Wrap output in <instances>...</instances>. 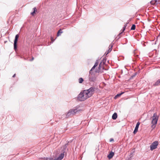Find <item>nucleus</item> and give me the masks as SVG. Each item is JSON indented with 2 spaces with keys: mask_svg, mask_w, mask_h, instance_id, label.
I'll return each instance as SVG.
<instances>
[{
  "mask_svg": "<svg viewBox=\"0 0 160 160\" xmlns=\"http://www.w3.org/2000/svg\"><path fill=\"white\" fill-rule=\"evenodd\" d=\"M95 89V88L92 87L88 89L83 91L78 95V99L81 101L85 100L92 95Z\"/></svg>",
  "mask_w": 160,
  "mask_h": 160,
  "instance_id": "obj_1",
  "label": "nucleus"
},
{
  "mask_svg": "<svg viewBox=\"0 0 160 160\" xmlns=\"http://www.w3.org/2000/svg\"><path fill=\"white\" fill-rule=\"evenodd\" d=\"M159 116L157 113H154L152 117L151 118V127L152 128V130L155 128L157 124L158 119Z\"/></svg>",
  "mask_w": 160,
  "mask_h": 160,
  "instance_id": "obj_2",
  "label": "nucleus"
},
{
  "mask_svg": "<svg viewBox=\"0 0 160 160\" xmlns=\"http://www.w3.org/2000/svg\"><path fill=\"white\" fill-rule=\"evenodd\" d=\"M98 64V60H97L94 65L90 71V75H89V81L91 82H94L96 80V76L92 73V71L93 70Z\"/></svg>",
  "mask_w": 160,
  "mask_h": 160,
  "instance_id": "obj_3",
  "label": "nucleus"
},
{
  "mask_svg": "<svg viewBox=\"0 0 160 160\" xmlns=\"http://www.w3.org/2000/svg\"><path fill=\"white\" fill-rule=\"evenodd\" d=\"M64 154L62 153L57 158L54 159L53 158H40L39 160H61L64 157Z\"/></svg>",
  "mask_w": 160,
  "mask_h": 160,
  "instance_id": "obj_4",
  "label": "nucleus"
},
{
  "mask_svg": "<svg viewBox=\"0 0 160 160\" xmlns=\"http://www.w3.org/2000/svg\"><path fill=\"white\" fill-rule=\"evenodd\" d=\"M78 110L76 109H71L67 113L66 115V117H68L71 115H74L78 112Z\"/></svg>",
  "mask_w": 160,
  "mask_h": 160,
  "instance_id": "obj_5",
  "label": "nucleus"
},
{
  "mask_svg": "<svg viewBox=\"0 0 160 160\" xmlns=\"http://www.w3.org/2000/svg\"><path fill=\"white\" fill-rule=\"evenodd\" d=\"M158 144V142L157 141H156L152 143L151 145H150L151 150L152 151L153 150L156 148Z\"/></svg>",
  "mask_w": 160,
  "mask_h": 160,
  "instance_id": "obj_6",
  "label": "nucleus"
},
{
  "mask_svg": "<svg viewBox=\"0 0 160 160\" xmlns=\"http://www.w3.org/2000/svg\"><path fill=\"white\" fill-rule=\"evenodd\" d=\"M19 35L17 34L16 35L15 39L14 42V49L16 51L17 49V42L18 38H19Z\"/></svg>",
  "mask_w": 160,
  "mask_h": 160,
  "instance_id": "obj_7",
  "label": "nucleus"
},
{
  "mask_svg": "<svg viewBox=\"0 0 160 160\" xmlns=\"http://www.w3.org/2000/svg\"><path fill=\"white\" fill-rule=\"evenodd\" d=\"M105 63L104 62H101L99 65L98 69L99 71L98 72H101V70L104 69V65Z\"/></svg>",
  "mask_w": 160,
  "mask_h": 160,
  "instance_id": "obj_8",
  "label": "nucleus"
},
{
  "mask_svg": "<svg viewBox=\"0 0 160 160\" xmlns=\"http://www.w3.org/2000/svg\"><path fill=\"white\" fill-rule=\"evenodd\" d=\"M140 124V123L139 122H138L136 124V127L135 128L133 132V133L134 134H135L138 131V128L139 126V125Z\"/></svg>",
  "mask_w": 160,
  "mask_h": 160,
  "instance_id": "obj_9",
  "label": "nucleus"
},
{
  "mask_svg": "<svg viewBox=\"0 0 160 160\" xmlns=\"http://www.w3.org/2000/svg\"><path fill=\"white\" fill-rule=\"evenodd\" d=\"M114 155V153L112 152H111L109 154L108 156V157L109 159H111Z\"/></svg>",
  "mask_w": 160,
  "mask_h": 160,
  "instance_id": "obj_10",
  "label": "nucleus"
},
{
  "mask_svg": "<svg viewBox=\"0 0 160 160\" xmlns=\"http://www.w3.org/2000/svg\"><path fill=\"white\" fill-rule=\"evenodd\" d=\"M160 83V79H158L157 80L155 83L153 84V86H154L159 85Z\"/></svg>",
  "mask_w": 160,
  "mask_h": 160,
  "instance_id": "obj_11",
  "label": "nucleus"
},
{
  "mask_svg": "<svg viewBox=\"0 0 160 160\" xmlns=\"http://www.w3.org/2000/svg\"><path fill=\"white\" fill-rule=\"evenodd\" d=\"M117 118V114L115 112L113 114V115L112 116V118L113 119L115 120V119H116Z\"/></svg>",
  "mask_w": 160,
  "mask_h": 160,
  "instance_id": "obj_12",
  "label": "nucleus"
},
{
  "mask_svg": "<svg viewBox=\"0 0 160 160\" xmlns=\"http://www.w3.org/2000/svg\"><path fill=\"white\" fill-rule=\"evenodd\" d=\"M127 24H128V23H126L125 25H124V27H123V30H122V31L119 34V36H120L121 35V34L124 31V30H125V29H126V28L127 27Z\"/></svg>",
  "mask_w": 160,
  "mask_h": 160,
  "instance_id": "obj_13",
  "label": "nucleus"
},
{
  "mask_svg": "<svg viewBox=\"0 0 160 160\" xmlns=\"http://www.w3.org/2000/svg\"><path fill=\"white\" fill-rule=\"evenodd\" d=\"M112 46H113V45L112 44H111L110 45L109 47L110 48H109V49L108 50V51L107 53V54L108 53H109L111 51V50H112Z\"/></svg>",
  "mask_w": 160,
  "mask_h": 160,
  "instance_id": "obj_14",
  "label": "nucleus"
},
{
  "mask_svg": "<svg viewBox=\"0 0 160 160\" xmlns=\"http://www.w3.org/2000/svg\"><path fill=\"white\" fill-rule=\"evenodd\" d=\"M33 12H31V14L32 15V16H34L35 13V12L37 11V9L36 8H33Z\"/></svg>",
  "mask_w": 160,
  "mask_h": 160,
  "instance_id": "obj_15",
  "label": "nucleus"
},
{
  "mask_svg": "<svg viewBox=\"0 0 160 160\" xmlns=\"http://www.w3.org/2000/svg\"><path fill=\"white\" fill-rule=\"evenodd\" d=\"M62 33V32L61 29L59 30L58 32L57 36H60L61 33Z\"/></svg>",
  "mask_w": 160,
  "mask_h": 160,
  "instance_id": "obj_16",
  "label": "nucleus"
},
{
  "mask_svg": "<svg viewBox=\"0 0 160 160\" xmlns=\"http://www.w3.org/2000/svg\"><path fill=\"white\" fill-rule=\"evenodd\" d=\"M83 81V79L82 78H79L78 79L79 82L80 83H82Z\"/></svg>",
  "mask_w": 160,
  "mask_h": 160,
  "instance_id": "obj_17",
  "label": "nucleus"
},
{
  "mask_svg": "<svg viewBox=\"0 0 160 160\" xmlns=\"http://www.w3.org/2000/svg\"><path fill=\"white\" fill-rule=\"evenodd\" d=\"M157 2V0H152L150 3L152 5H154Z\"/></svg>",
  "mask_w": 160,
  "mask_h": 160,
  "instance_id": "obj_18",
  "label": "nucleus"
},
{
  "mask_svg": "<svg viewBox=\"0 0 160 160\" xmlns=\"http://www.w3.org/2000/svg\"><path fill=\"white\" fill-rule=\"evenodd\" d=\"M123 93V92H122L120 93V94H117L114 97V98L115 99L117 98L118 97H120L122 94Z\"/></svg>",
  "mask_w": 160,
  "mask_h": 160,
  "instance_id": "obj_19",
  "label": "nucleus"
},
{
  "mask_svg": "<svg viewBox=\"0 0 160 160\" xmlns=\"http://www.w3.org/2000/svg\"><path fill=\"white\" fill-rule=\"evenodd\" d=\"M136 26L134 24H133L131 28V30H134L135 29Z\"/></svg>",
  "mask_w": 160,
  "mask_h": 160,
  "instance_id": "obj_20",
  "label": "nucleus"
},
{
  "mask_svg": "<svg viewBox=\"0 0 160 160\" xmlns=\"http://www.w3.org/2000/svg\"><path fill=\"white\" fill-rule=\"evenodd\" d=\"M51 41L52 42L54 41V39L52 37H51Z\"/></svg>",
  "mask_w": 160,
  "mask_h": 160,
  "instance_id": "obj_21",
  "label": "nucleus"
},
{
  "mask_svg": "<svg viewBox=\"0 0 160 160\" xmlns=\"http://www.w3.org/2000/svg\"><path fill=\"white\" fill-rule=\"evenodd\" d=\"M34 59V58L33 57L32 58V59L30 60V61H32Z\"/></svg>",
  "mask_w": 160,
  "mask_h": 160,
  "instance_id": "obj_22",
  "label": "nucleus"
},
{
  "mask_svg": "<svg viewBox=\"0 0 160 160\" xmlns=\"http://www.w3.org/2000/svg\"><path fill=\"white\" fill-rule=\"evenodd\" d=\"M15 76H16V74H14V75H13L12 76V77H13V78H14V77H15Z\"/></svg>",
  "mask_w": 160,
  "mask_h": 160,
  "instance_id": "obj_23",
  "label": "nucleus"
},
{
  "mask_svg": "<svg viewBox=\"0 0 160 160\" xmlns=\"http://www.w3.org/2000/svg\"><path fill=\"white\" fill-rule=\"evenodd\" d=\"M113 140V139H111L110 140V141H112Z\"/></svg>",
  "mask_w": 160,
  "mask_h": 160,
  "instance_id": "obj_24",
  "label": "nucleus"
},
{
  "mask_svg": "<svg viewBox=\"0 0 160 160\" xmlns=\"http://www.w3.org/2000/svg\"><path fill=\"white\" fill-rule=\"evenodd\" d=\"M157 1H158V2H160V0H157Z\"/></svg>",
  "mask_w": 160,
  "mask_h": 160,
  "instance_id": "obj_25",
  "label": "nucleus"
}]
</instances>
